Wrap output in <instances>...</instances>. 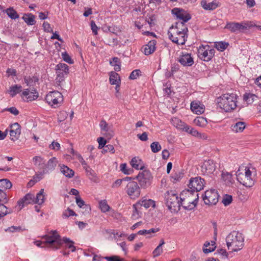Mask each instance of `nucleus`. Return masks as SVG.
Returning a JSON list of instances; mask_svg holds the SVG:
<instances>
[{
    "mask_svg": "<svg viewBox=\"0 0 261 261\" xmlns=\"http://www.w3.org/2000/svg\"><path fill=\"white\" fill-rule=\"evenodd\" d=\"M237 95L234 94H225L218 98L217 101L220 108L229 112L237 107Z\"/></svg>",
    "mask_w": 261,
    "mask_h": 261,
    "instance_id": "7ed1b4c3",
    "label": "nucleus"
},
{
    "mask_svg": "<svg viewBox=\"0 0 261 261\" xmlns=\"http://www.w3.org/2000/svg\"><path fill=\"white\" fill-rule=\"evenodd\" d=\"M188 29H185L182 31L174 29L173 26L170 28L168 32L169 39L177 44H185L188 37Z\"/></svg>",
    "mask_w": 261,
    "mask_h": 261,
    "instance_id": "39448f33",
    "label": "nucleus"
},
{
    "mask_svg": "<svg viewBox=\"0 0 261 261\" xmlns=\"http://www.w3.org/2000/svg\"><path fill=\"white\" fill-rule=\"evenodd\" d=\"M173 121L177 128L181 129L186 132H189L190 126L187 125L185 123L182 122L180 120L177 118H175Z\"/></svg>",
    "mask_w": 261,
    "mask_h": 261,
    "instance_id": "bb28decb",
    "label": "nucleus"
},
{
    "mask_svg": "<svg viewBox=\"0 0 261 261\" xmlns=\"http://www.w3.org/2000/svg\"><path fill=\"white\" fill-rule=\"evenodd\" d=\"M203 167L208 171V173H213L215 171L216 167L213 161L211 160L205 162Z\"/></svg>",
    "mask_w": 261,
    "mask_h": 261,
    "instance_id": "f704fd0d",
    "label": "nucleus"
},
{
    "mask_svg": "<svg viewBox=\"0 0 261 261\" xmlns=\"http://www.w3.org/2000/svg\"><path fill=\"white\" fill-rule=\"evenodd\" d=\"M38 80L39 79L36 76H33L32 77L28 76L24 77V83L29 87L34 86L35 84L38 82Z\"/></svg>",
    "mask_w": 261,
    "mask_h": 261,
    "instance_id": "c756f323",
    "label": "nucleus"
},
{
    "mask_svg": "<svg viewBox=\"0 0 261 261\" xmlns=\"http://www.w3.org/2000/svg\"><path fill=\"white\" fill-rule=\"evenodd\" d=\"M194 123L198 126L204 127L207 124L206 118L202 116L197 117L194 120Z\"/></svg>",
    "mask_w": 261,
    "mask_h": 261,
    "instance_id": "2f4dec72",
    "label": "nucleus"
},
{
    "mask_svg": "<svg viewBox=\"0 0 261 261\" xmlns=\"http://www.w3.org/2000/svg\"><path fill=\"white\" fill-rule=\"evenodd\" d=\"M50 149L59 150L60 149V144L57 142L53 141L49 146Z\"/></svg>",
    "mask_w": 261,
    "mask_h": 261,
    "instance_id": "e2e57ef3",
    "label": "nucleus"
},
{
    "mask_svg": "<svg viewBox=\"0 0 261 261\" xmlns=\"http://www.w3.org/2000/svg\"><path fill=\"white\" fill-rule=\"evenodd\" d=\"M43 28L45 32H50V33L53 32V30L51 28L50 24L47 22H46V21L44 22V23L43 24Z\"/></svg>",
    "mask_w": 261,
    "mask_h": 261,
    "instance_id": "774afa93",
    "label": "nucleus"
},
{
    "mask_svg": "<svg viewBox=\"0 0 261 261\" xmlns=\"http://www.w3.org/2000/svg\"><path fill=\"white\" fill-rule=\"evenodd\" d=\"M171 12L177 18L181 20L184 22H187L191 18V15L182 9L174 8Z\"/></svg>",
    "mask_w": 261,
    "mask_h": 261,
    "instance_id": "dca6fc26",
    "label": "nucleus"
},
{
    "mask_svg": "<svg viewBox=\"0 0 261 261\" xmlns=\"http://www.w3.org/2000/svg\"><path fill=\"white\" fill-rule=\"evenodd\" d=\"M225 28L232 33H238L247 29V25L243 23L229 22L226 23Z\"/></svg>",
    "mask_w": 261,
    "mask_h": 261,
    "instance_id": "2eb2a0df",
    "label": "nucleus"
},
{
    "mask_svg": "<svg viewBox=\"0 0 261 261\" xmlns=\"http://www.w3.org/2000/svg\"><path fill=\"white\" fill-rule=\"evenodd\" d=\"M201 5L204 9L210 11L214 10L218 7V4L216 2H212L207 3L205 0H203L201 2Z\"/></svg>",
    "mask_w": 261,
    "mask_h": 261,
    "instance_id": "b1692460",
    "label": "nucleus"
},
{
    "mask_svg": "<svg viewBox=\"0 0 261 261\" xmlns=\"http://www.w3.org/2000/svg\"><path fill=\"white\" fill-rule=\"evenodd\" d=\"M57 161L56 158H51L47 162L46 165V168L49 170H54L57 166Z\"/></svg>",
    "mask_w": 261,
    "mask_h": 261,
    "instance_id": "ea45409f",
    "label": "nucleus"
},
{
    "mask_svg": "<svg viewBox=\"0 0 261 261\" xmlns=\"http://www.w3.org/2000/svg\"><path fill=\"white\" fill-rule=\"evenodd\" d=\"M243 99L247 105L251 104L253 102L258 100V97L255 94L248 93H245L243 96Z\"/></svg>",
    "mask_w": 261,
    "mask_h": 261,
    "instance_id": "393cba45",
    "label": "nucleus"
},
{
    "mask_svg": "<svg viewBox=\"0 0 261 261\" xmlns=\"http://www.w3.org/2000/svg\"><path fill=\"white\" fill-rule=\"evenodd\" d=\"M7 201V195L5 191L0 190V202H6Z\"/></svg>",
    "mask_w": 261,
    "mask_h": 261,
    "instance_id": "69168bd1",
    "label": "nucleus"
},
{
    "mask_svg": "<svg viewBox=\"0 0 261 261\" xmlns=\"http://www.w3.org/2000/svg\"><path fill=\"white\" fill-rule=\"evenodd\" d=\"M228 45L229 44L228 43L222 41L217 42L215 44L216 48L220 51H223Z\"/></svg>",
    "mask_w": 261,
    "mask_h": 261,
    "instance_id": "a18cd8bd",
    "label": "nucleus"
},
{
    "mask_svg": "<svg viewBox=\"0 0 261 261\" xmlns=\"http://www.w3.org/2000/svg\"><path fill=\"white\" fill-rule=\"evenodd\" d=\"M110 82L112 85L120 84V79L119 74L114 72H112L110 75Z\"/></svg>",
    "mask_w": 261,
    "mask_h": 261,
    "instance_id": "c9c22d12",
    "label": "nucleus"
},
{
    "mask_svg": "<svg viewBox=\"0 0 261 261\" xmlns=\"http://www.w3.org/2000/svg\"><path fill=\"white\" fill-rule=\"evenodd\" d=\"M61 172L67 177L71 178L74 175V171L67 166L63 165L60 166Z\"/></svg>",
    "mask_w": 261,
    "mask_h": 261,
    "instance_id": "c85d7f7f",
    "label": "nucleus"
},
{
    "mask_svg": "<svg viewBox=\"0 0 261 261\" xmlns=\"http://www.w3.org/2000/svg\"><path fill=\"white\" fill-rule=\"evenodd\" d=\"M245 128L244 122H238L231 126L232 130L236 133L242 132Z\"/></svg>",
    "mask_w": 261,
    "mask_h": 261,
    "instance_id": "473e14b6",
    "label": "nucleus"
},
{
    "mask_svg": "<svg viewBox=\"0 0 261 261\" xmlns=\"http://www.w3.org/2000/svg\"><path fill=\"white\" fill-rule=\"evenodd\" d=\"M23 230L21 228L20 226H12L11 227H9L6 230V231H9L11 232H20L22 231Z\"/></svg>",
    "mask_w": 261,
    "mask_h": 261,
    "instance_id": "13d9d810",
    "label": "nucleus"
},
{
    "mask_svg": "<svg viewBox=\"0 0 261 261\" xmlns=\"http://www.w3.org/2000/svg\"><path fill=\"white\" fill-rule=\"evenodd\" d=\"M21 133L20 126L18 123H14L11 126L10 135L12 140H15L18 139Z\"/></svg>",
    "mask_w": 261,
    "mask_h": 261,
    "instance_id": "6ab92c4d",
    "label": "nucleus"
},
{
    "mask_svg": "<svg viewBox=\"0 0 261 261\" xmlns=\"http://www.w3.org/2000/svg\"><path fill=\"white\" fill-rule=\"evenodd\" d=\"M83 168L85 169L86 175L89 177V178L93 181H96L97 178L96 176L95 172L91 168L87 166L86 164L85 163V162L83 160Z\"/></svg>",
    "mask_w": 261,
    "mask_h": 261,
    "instance_id": "5701e85b",
    "label": "nucleus"
},
{
    "mask_svg": "<svg viewBox=\"0 0 261 261\" xmlns=\"http://www.w3.org/2000/svg\"><path fill=\"white\" fill-rule=\"evenodd\" d=\"M205 184L204 179L200 176L191 178L188 184L189 190L198 193L199 191L203 189Z\"/></svg>",
    "mask_w": 261,
    "mask_h": 261,
    "instance_id": "1a4fd4ad",
    "label": "nucleus"
},
{
    "mask_svg": "<svg viewBox=\"0 0 261 261\" xmlns=\"http://www.w3.org/2000/svg\"><path fill=\"white\" fill-rule=\"evenodd\" d=\"M57 74L56 81L61 83L64 80V76L69 73L68 66L63 63L57 64L56 66Z\"/></svg>",
    "mask_w": 261,
    "mask_h": 261,
    "instance_id": "4468645a",
    "label": "nucleus"
},
{
    "mask_svg": "<svg viewBox=\"0 0 261 261\" xmlns=\"http://www.w3.org/2000/svg\"><path fill=\"white\" fill-rule=\"evenodd\" d=\"M22 18L29 25H33L35 23V17L33 14H25L22 17Z\"/></svg>",
    "mask_w": 261,
    "mask_h": 261,
    "instance_id": "4c0bfd02",
    "label": "nucleus"
},
{
    "mask_svg": "<svg viewBox=\"0 0 261 261\" xmlns=\"http://www.w3.org/2000/svg\"><path fill=\"white\" fill-rule=\"evenodd\" d=\"M130 163L133 168L137 170H142L143 168H144V166L142 164V160L140 159L138 157L133 158L132 159Z\"/></svg>",
    "mask_w": 261,
    "mask_h": 261,
    "instance_id": "a878e982",
    "label": "nucleus"
},
{
    "mask_svg": "<svg viewBox=\"0 0 261 261\" xmlns=\"http://www.w3.org/2000/svg\"><path fill=\"white\" fill-rule=\"evenodd\" d=\"M245 174H244L239 172V170L236 173L238 181L246 187H251L253 186L254 181L251 178V172L249 169H245Z\"/></svg>",
    "mask_w": 261,
    "mask_h": 261,
    "instance_id": "6e6552de",
    "label": "nucleus"
},
{
    "mask_svg": "<svg viewBox=\"0 0 261 261\" xmlns=\"http://www.w3.org/2000/svg\"><path fill=\"white\" fill-rule=\"evenodd\" d=\"M33 162L36 166L40 168H43L45 166V161L41 156H36L34 157Z\"/></svg>",
    "mask_w": 261,
    "mask_h": 261,
    "instance_id": "e433bc0d",
    "label": "nucleus"
},
{
    "mask_svg": "<svg viewBox=\"0 0 261 261\" xmlns=\"http://www.w3.org/2000/svg\"><path fill=\"white\" fill-rule=\"evenodd\" d=\"M6 12L7 15L11 18L15 19L19 17V15L16 11L13 8H8L6 10Z\"/></svg>",
    "mask_w": 261,
    "mask_h": 261,
    "instance_id": "a19ab883",
    "label": "nucleus"
},
{
    "mask_svg": "<svg viewBox=\"0 0 261 261\" xmlns=\"http://www.w3.org/2000/svg\"><path fill=\"white\" fill-rule=\"evenodd\" d=\"M215 50L210 48L209 46L199 47L198 49V56L201 60L208 62L210 61L214 56Z\"/></svg>",
    "mask_w": 261,
    "mask_h": 261,
    "instance_id": "ddd939ff",
    "label": "nucleus"
},
{
    "mask_svg": "<svg viewBox=\"0 0 261 261\" xmlns=\"http://www.w3.org/2000/svg\"><path fill=\"white\" fill-rule=\"evenodd\" d=\"M97 142L99 144L98 148L100 149L103 148L107 143L106 139L102 137L98 138Z\"/></svg>",
    "mask_w": 261,
    "mask_h": 261,
    "instance_id": "338daca9",
    "label": "nucleus"
},
{
    "mask_svg": "<svg viewBox=\"0 0 261 261\" xmlns=\"http://www.w3.org/2000/svg\"><path fill=\"white\" fill-rule=\"evenodd\" d=\"M219 195L215 189L207 190L204 193L203 200L205 204L215 205L218 202Z\"/></svg>",
    "mask_w": 261,
    "mask_h": 261,
    "instance_id": "f8f14e48",
    "label": "nucleus"
},
{
    "mask_svg": "<svg viewBox=\"0 0 261 261\" xmlns=\"http://www.w3.org/2000/svg\"><path fill=\"white\" fill-rule=\"evenodd\" d=\"M232 200V196L231 195L226 194L223 197L222 202L224 204V205L227 206L231 203Z\"/></svg>",
    "mask_w": 261,
    "mask_h": 261,
    "instance_id": "864d4df0",
    "label": "nucleus"
},
{
    "mask_svg": "<svg viewBox=\"0 0 261 261\" xmlns=\"http://www.w3.org/2000/svg\"><path fill=\"white\" fill-rule=\"evenodd\" d=\"M151 150L152 152L156 153L160 151L162 147L158 142H153L150 145Z\"/></svg>",
    "mask_w": 261,
    "mask_h": 261,
    "instance_id": "c03bdc74",
    "label": "nucleus"
},
{
    "mask_svg": "<svg viewBox=\"0 0 261 261\" xmlns=\"http://www.w3.org/2000/svg\"><path fill=\"white\" fill-rule=\"evenodd\" d=\"M131 179L130 177H126L122 179H118L116 180L112 185V187L113 188L119 187L122 184L128 181V180Z\"/></svg>",
    "mask_w": 261,
    "mask_h": 261,
    "instance_id": "79ce46f5",
    "label": "nucleus"
},
{
    "mask_svg": "<svg viewBox=\"0 0 261 261\" xmlns=\"http://www.w3.org/2000/svg\"><path fill=\"white\" fill-rule=\"evenodd\" d=\"M91 212V207L89 205L86 204L83 200V214L85 215L90 214Z\"/></svg>",
    "mask_w": 261,
    "mask_h": 261,
    "instance_id": "6e6d98bb",
    "label": "nucleus"
},
{
    "mask_svg": "<svg viewBox=\"0 0 261 261\" xmlns=\"http://www.w3.org/2000/svg\"><path fill=\"white\" fill-rule=\"evenodd\" d=\"M126 184L125 191L130 199H135L138 198L140 195V188L137 182L128 180Z\"/></svg>",
    "mask_w": 261,
    "mask_h": 261,
    "instance_id": "0eeeda50",
    "label": "nucleus"
},
{
    "mask_svg": "<svg viewBox=\"0 0 261 261\" xmlns=\"http://www.w3.org/2000/svg\"><path fill=\"white\" fill-rule=\"evenodd\" d=\"M178 62L184 66H191L194 64L193 58L190 54H184L180 56L178 60Z\"/></svg>",
    "mask_w": 261,
    "mask_h": 261,
    "instance_id": "f3484780",
    "label": "nucleus"
},
{
    "mask_svg": "<svg viewBox=\"0 0 261 261\" xmlns=\"http://www.w3.org/2000/svg\"><path fill=\"white\" fill-rule=\"evenodd\" d=\"M244 238L242 233L237 231L231 232L226 237V245L232 252L241 250L244 246Z\"/></svg>",
    "mask_w": 261,
    "mask_h": 261,
    "instance_id": "f03ea898",
    "label": "nucleus"
},
{
    "mask_svg": "<svg viewBox=\"0 0 261 261\" xmlns=\"http://www.w3.org/2000/svg\"><path fill=\"white\" fill-rule=\"evenodd\" d=\"M38 97V93L34 88L31 90V92L29 96L27 97L29 101H32L36 99Z\"/></svg>",
    "mask_w": 261,
    "mask_h": 261,
    "instance_id": "49530a36",
    "label": "nucleus"
},
{
    "mask_svg": "<svg viewBox=\"0 0 261 261\" xmlns=\"http://www.w3.org/2000/svg\"><path fill=\"white\" fill-rule=\"evenodd\" d=\"M165 199L167 206L171 212H177L180 210L181 201L178 199V197L174 191L166 192L165 193Z\"/></svg>",
    "mask_w": 261,
    "mask_h": 261,
    "instance_id": "423d86ee",
    "label": "nucleus"
},
{
    "mask_svg": "<svg viewBox=\"0 0 261 261\" xmlns=\"http://www.w3.org/2000/svg\"><path fill=\"white\" fill-rule=\"evenodd\" d=\"M222 177L223 178V179L227 182H231V174H230L229 173H228V172H226V173H224L223 172L222 174Z\"/></svg>",
    "mask_w": 261,
    "mask_h": 261,
    "instance_id": "052dcab7",
    "label": "nucleus"
},
{
    "mask_svg": "<svg viewBox=\"0 0 261 261\" xmlns=\"http://www.w3.org/2000/svg\"><path fill=\"white\" fill-rule=\"evenodd\" d=\"M105 258L108 261H123V259L121 258L119 256L116 255H113L111 256H106Z\"/></svg>",
    "mask_w": 261,
    "mask_h": 261,
    "instance_id": "680f3d73",
    "label": "nucleus"
},
{
    "mask_svg": "<svg viewBox=\"0 0 261 261\" xmlns=\"http://www.w3.org/2000/svg\"><path fill=\"white\" fill-rule=\"evenodd\" d=\"M156 41L155 40L150 41L144 47V53L146 55H149L152 54L155 50V45Z\"/></svg>",
    "mask_w": 261,
    "mask_h": 261,
    "instance_id": "4be33fe9",
    "label": "nucleus"
},
{
    "mask_svg": "<svg viewBox=\"0 0 261 261\" xmlns=\"http://www.w3.org/2000/svg\"><path fill=\"white\" fill-rule=\"evenodd\" d=\"M99 207L101 211L103 212H108L109 210L110 207L107 203L106 201L101 200L99 202Z\"/></svg>",
    "mask_w": 261,
    "mask_h": 261,
    "instance_id": "de8ad7c7",
    "label": "nucleus"
},
{
    "mask_svg": "<svg viewBox=\"0 0 261 261\" xmlns=\"http://www.w3.org/2000/svg\"><path fill=\"white\" fill-rule=\"evenodd\" d=\"M110 152L112 153L115 152V149L112 145H107L105 146V148L103 149L102 152Z\"/></svg>",
    "mask_w": 261,
    "mask_h": 261,
    "instance_id": "0e129e2a",
    "label": "nucleus"
},
{
    "mask_svg": "<svg viewBox=\"0 0 261 261\" xmlns=\"http://www.w3.org/2000/svg\"><path fill=\"white\" fill-rule=\"evenodd\" d=\"M42 238L45 240V242L36 241L33 243L39 247H44L42 245L47 243L54 249L59 248L61 244L60 237L56 230H51L48 234L43 236Z\"/></svg>",
    "mask_w": 261,
    "mask_h": 261,
    "instance_id": "20e7f679",
    "label": "nucleus"
},
{
    "mask_svg": "<svg viewBox=\"0 0 261 261\" xmlns=\"http://www.w3.org/2000/svg\"><path fill=\"white\" fill-rule=\"evenodd\" d=\"M186 22H184V21L177 22L176 23L175 29H178L180 31H182V30H185V29H188L186 25H185Z\"/></svg>",
    "mask_w": 261,
    "mask_h": 261,
    "instance_id": "bf43d9fd",
    "label": "nucleus"
},
{
    "mask_svg": "<svg viewBox=\"0 0 261 261\" xmlns=\"http://www.w3.org/2000/svg\"><path fill=\"white\" fill-rule=\"evenodd\" d=\"M198 199V193L189 189L182 191L180 195L181 206L187 210L194 209L197 205Z\"/></svg>",
    "mask_w": 261,
    "mask_h": 261,
    "instance_id": "f257e3e1",
    "label": "nucleus"
},
{
    "mask_svg": "<svg viewBox=\"0 0 261 261\" xmlns=\"http://www.w3.org/2000/svg\"><path fill=\"white\" fill-rule=\"evenodd\" d=\"M71 216H76L75 213L72 210L68 208L63 214V216L65 218H68Z\"/></svg>",
    "mask_w": 261,
    "mask_h": 261,
    "instance_id": "5fc2aeb1",
    "label": "nucleus"
},
{
    "mask_svg": "<svg viewBox=\"0 0 261 261\" xmlns=\"http://www.w3.org/2000/svg\"><path fill=\"white\" fill-rule=\"evenodd\" d=\"M60 240H61V244H62V243H61L62 240L61 239H60ZM62 241L66 244V248L71 249V251L72 252H73L75 251V247L74 246H73V242L72 241H70L69 239L67 238H63ZM61 245V244H60V246Z\"/></svg>",
    "mask_w": 261,
    "mask_h": 261,
    "instance_id": "58836bf2",
    "label": "nucleus"
},
{
    "mask_svg": "<svg viewBox=\"0 0 261 261\" xmlns=\"http://www.w3.org/2000/svg\"><path fill=\"white\" fill-rule=\"evenodd\" d=\"M35 203V196L31 193L26 194L24 197L18 201V204L21 209L25 205Z\"/></svg>",
    "mask_w": 261,
    "mask_h": 261,
    "instance_id": "aec40b11",
    "label": "nucleus"
},
{
    "mask_svg": "<svg viewBox=\"0 0 261 261\" xmlns=\"http://www.w3.org/2000/svg\"><path fill=\"white\" fill-rule=\"evenodd\" d=\"M12 186L11 181L7 179H0V190L6 191L7 189H10Z\"/></svg>",
    "mask_w": 261,
    "mask_h": 261,
    "instance_id": "7c9ffc66",
    "label": "nucleus"
},
{
    "mask_svg": "<svg viewBox=\"0 0 261 261\" xmlns=\"http://www.w3.org/2000/svg\"><path fill=\"white\" fill-rule=\"evenodd\" d=\"M68 114L66 111H60L58 115V119L59 122L64 121L67 117Z\"/></svg>",
    "mask_w": 261,
    "mask_h": 261,
    "instance_id": "8fccbe9b",
    "label": "nucleus"
},
{
    "mask_svg": "<svg viewBox=\"0 0 261 261\" xmlns=\"http://www.w3.org/2000/svg\"><path fill=\"white\" fill-rule=\"evenodd\" d=\"M45 100L51 106H58L63 101L62 94L58 91H51L45 97Z\"/></svg>",
    "mask_w": 261,
    "mask_h": 261,
    "instance_id": "9d476101",
    "label": "nucleus"
},
{
    "mask_svg": "<svg viewBox=\"0 0 261 261\" xmlns=\"http://www.w3.org/2000/svg\"><path fill=\"white\" fill-rule=\"evenodd\" d=\"M136 178L138 180L140 186L145 188L150 185L152 176L149 171L143 170L138 174Z\"/></svg>",
    "mask_w": 261,
    "mask_h": 261,
    "instance_id": "9b49d317",
    "label": "nucleus"
},
{
    "mask_svg": "<svg viewBox=\"0 0 261 261\" xmlns=\"http://www.w3.org/2000/svg\"><path fill=\"white\" fill-rule=\"evenodd\" d=\"M99 126L101 130L105 132L109 131L110 127L108 126V123L105 120H101L100 122Z\"/></svg>",
    "mask_w": 261,
    "mask_h": 261,
    "instance_id": "4d7b16f0",
    "label": "nucleus"
},
{
    "mask_svg": "<svg viewBox=\"0 0 261 261\" xmlns=\"http://www.w3.org/2000/svg\"><path fill=\"white\" fill-rule=\"evenodd\" d=\"M191 109L197 114H201L204 112L205 107L199 101H194L191 103Z\"/></svg>",
    "mask_w": 261,
    "mask_h": 261,
    "instance_id": "412c9836",
    "label": "nucleus"
},
{
    "mask_svg": "<svg viewBox=\"0 0 261 261\" xmlns=\"http://www.w3.org/2000/svg\"><path fill=\"white\" fill-rule=\"evenodd\" d=\"M155 205L154 201L151 199H143L140 200L135 204H134L133 208H134L136 211H137V208H140V207L143 206L146 209L149 208L150 206L154 207Z\"/></svg>",
    "mask_w": 261,
    "mask_h": 261,
    "instance_id": "a211bd4d",
    "label": "nucleus"
},
{
    "mask_svg": "<svg viewBox=\"0 0 261 261\" xmlns=\"http://www.w3.org/2000/svg\"><path fill=\"white\" fill-rule=\"evenodd\" d=\"M22 90V86L18 85H12L8 90V93L11 97H14Z\"/></svg>",
    "mask_w": 261,
    "mask_h": 261,
    "instance_id": "cd10ccee",
    "label": "nucleus"
},
{
    "mask_svg": "<svg viewBox=\"0 0 261 261\" xmlns=\"http://www.w3.org/2000/svg\"><path fill=\"white\" fill-rule=\"evenodd\" d=\"M10 213V209L9 210L4 204H0V218Z\"/></svg>",
    "mask_w": 261,
    "mask_h": 261,
    "instance_id": "37998d69",
    "label": "nucleus"
},
{
    "mask_svg": "<svg viewBox=\"0 0 261 261\" xmlns=\"http://www.w3.org/2000/svg\"><path fill=\"white\" fill-rule=\"evenodd\" d=\"M44 189H42L37 194L36 196H35V203H37L39 205L41 204L44 202Z\"/></svg>",
    "mask_w": 261,
    "mask_h": 261,
    "instance_id": "72a5a7b5",
    "label": "nucleus"
},
{
    "mask_svg": "<svg viewBox=\"0 0 261 261\" xmlns=\"http://www.w3.org/2000/svg\"><path fill=\"white\" fill-rule=\"evenodd\" d=\"M62 57L63 60L69 63L72 64L73 63V60L71 58L70 56L68 55V54L66 51H64L62 53Z\"/></svg>",
    "mask_w": 261,
    "mask_h": 261,
    "instance_id": "09e8293b",
    "label": "nucleus"
},
{
    "mask_svg": "<svg viewBox=\"0 0 261 261\" xmlns=\"http://www.w3.org/2000/svg\"><path fill=\"white\" fill-rule=\"evenodd\" d=\"M141 72L139 69L134 70L131 72L129 76V79L130 80L136 79L139 76V75H141Z\"/></svg>",
    "mask_w": 261,
    "mask_h": 261,
    "instance_id": "603ef678",
    "label": "nucleus"
},
{
    "mask_svg": "<svg viewBox=\"0 0 261 261\" xmlns=\"http://www.w3.org/2000/svg\"><path fill=\"white\" fill-rule=\"evenodd\" d=\"M163 251V248L161 245H158L155 249L153 251L152 254L153 257H156L160 255Z\"/></svg>",
    "mask_w": 261,
    "mask_h": 261,
    "instance_id": "3c124183",
    "label": "nucleus"
}]
</instances>
